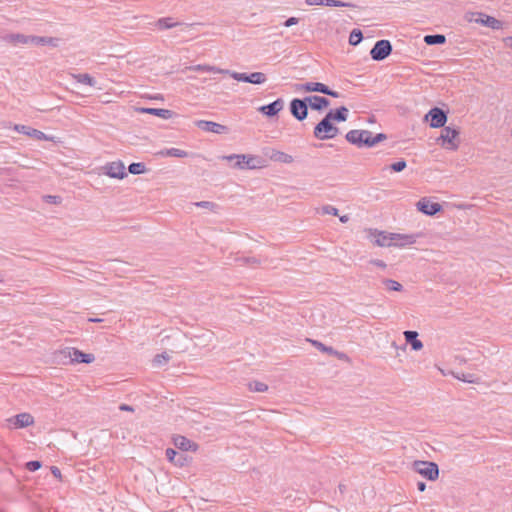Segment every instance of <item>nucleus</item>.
Here are the masks:
<instances>
[{
	"instance_id": "nucleus-1",
	"label": "nucleus",
	"mask_w": 512,
	"mask_h": 512,
	"mask_svg": "<svg viewBox=\"0 0 512 512\" xmlns=\"http://www.w3.org/2000/svg\"><path fill=\"white\" fill-rule=\"evenodd\" d=\"M221 158L227 162L236 160L233 167L237 169H258L264 167L265 162V160L259 156L246 154H231L222 156Z\"/></svg>"
},
{
	"instance_id": "nucleus-2",
	"label": "nucleus",
	"mask_w": 512,
	"mask_h": 512,
	"mask_svg": "<svg viewBox=\"0 0 512 512\" xmlns=\"http://www.w3.org/2000/svg\"><path fill=\"white\" fill-rule=\"evenodd\" d=\"M459 134L460 131L456 128L445 126L443 127L437 142L445 149L457 150L459 147Z\"/></svg>"
},
{
	"instance_id": "nucleus-3",
	"label": "nucleus",
	"mask_w": 512,
	"mask_h": 512,
	"mask_svg": "<svg viewBox=\"0 0 512 512\" xmlns=\"http://www.w3.org/2000/svg\"><path fill=\"white\" fill-rule=\"evenodd\" d=\"M338 133L339 128L326 116L314 127L313 131L314 137L319 140L332 139L336 137Z\"/></svg>"
},
{
	"instance_id": "nucleus-4",
	"label": "nucleus",
	"mask_w": 512,
	"mask_h": 512,
	"mask_svg": "<svg viewBox=\"0 0 512 512\" xmlns=\"http://www.w3.org/2000/svg\"><path fill=\"white\" fill-rule=\"evenodd\" d=\"M345 138L358 148L372 147V132L369 130H350L346 133Z\"/></svg>"
},
{
	"instance_id": "nucleus-5",
	"label": "nucleus",
	"mask_w": 512,
	"mask_h": 512,
	"mask_svg": "<svg viewBox=\"0 0 512 512\" xmlns=\"http://www.w3.org/2000/svg\"><path fill=\"white\" fill-rule=\"evenodd\" d=\"M414 470L421 476L430 481H435L439 476V468L435 462L430 461H414Z\"/></svg>"
},
{
	"instance_id": "nucleus-6",
	"label": "nucleus",
	"mask_w": 512,
	"mask_h": 512,
	"mask_svg": "<svg viewBox=\"0 0 512 512\" xmlns=\"http://www.w3.org/2000/svg\"><path fill=\"white\" fill-rule=\"evenodd\" d=\"M295 88L297 91L304 92H319L333 98H339L340 93L330 89L327 85L320 82H306L303 84H296Z\"/></svg>"
},
{
	"instance_id": "nucleus-7",
	"label": "nucleus",
	"mask_w": 512,
	"mask_h": 512,
	"mask_svg": "<svg viewBox=\"0 0 512 512\" xmlns=\"http://www.w3.org/2000/svg\"><path fill=\"white\" fill-rule=\"evenodd\" d=\"M367 237L373 242L374 245L379 247H391L392 237L394 233H388L386 231H379L377 229H367Z\"/></svg>"
},
{
	"instance_id": "nucleus-8",
	"label": "nucleus",
	"mask_w": 512,
	"mask_h": 512,
	"mask_svg": "<svg viewBox=\"0 0 512 512\" xmlns=\"http://www.w3.org/2000/svg\"><path fill=\"white\" fill-rule=\"evenodd\" d=\"M392 53V44L389 40H378L370 50V56L375 61H382Z\"/></svg>"
},
{
	"instance_id": "nucleus-9",
	"label": "nucleus",
	"mask_w": 512,
	"mask_h": 512,
	"mask_svg": "<svg viewBox=\"0 0 512 512\" xmlns=\"http://www.w3.org/2000/svg\"><path fill=\"white\" fill-rule=\"evenodd\" d=\"M425 120L430 121L432 128H442L445 127V123L447 122V113L439 107H433L425 115Z\"/></svg>"
},
{
	"instance_id": "nucleus-10",
	"label": "nucleus",
	"mask_w": 512,
	"mask_h": 512,
	"mask_svg": "<svg viewBox=\"0 0 512 512\" xmlns=\"http://www.w3.org/2000/svg\"><path fill=\"white\" fill-rule=\"evenodd\" d=\"M230 76L239 81L251 84H262L266 81V76L262 72H253L251 74L247 73H239V72H229Z\"/></svg>"
},
{
	"instance_id": "nucleus-11",
	"label": "nucleus",
	"mask_w": 512,
	"mask_h": 512,
	"mask_svg": "<svg viewBox=\"0 0 512 512\" xmlns=\"http://www.w3.org/2000/svg\"><path fill=\"white\" fill-rule=\"evenodd\" d=\"M290 113L298 121H303L308 116L307 104L300 98H294L290 101Z\"/></svg>"
},
{
	"instance_id": "nucleus-12",
	"label": "nucleus",
	"mask_w": 512,
	"mask_h": 512,
	"mask_svg": "<svg viewBox=\"0 0 512 512\" xmlns=\"http://www.w3.org/2000/svg\"><path fill=\"white\" fill-rule=\"evenodd\" d=\"M195 125L203 131L212 132L216 134H225L228 133L229 131V128L227 126L213 121L197 120L195 122Z\"/></svg>"
},
{
	"instance_id": "nucleus-13",
	"label": "nucleus",
	"mask_w": 512,
	"mask_h": 512,
	"mask_svg": "<svg viewBox=\"0 0 512 512\" xmlns=\"http://www.w3.org/2000/svg\"><path fill=\"white\" fill-rule=\"evenodd\" d=\"M106 175L111 178L123 179L127 176L125 166L122 161L107 163L104 167Z\"/></svg>"
},
{
	"instance_id": "nucleus-14",
	"label": "nucleus",
	"mask_w": 512,
	"mask_h": 512,
	"mask_svg": "<svg viewBox=\"0 0 512 512\" xmlns=\"http://www.w3.org/2000/svg\"><path fill=\"white\" fill-rule=\"evenodd\" d=\"M65 353L68 354L71 362L90 364L95 360V356L91 353H84L76 348H67Z\"/></svg>"
},
{
	"instance_id": "nucleus-15",
	"label": "nucleus",
	"mask_w": 512,
	"mask_h": 512,
	"mask_svg": "<svg viewBox=\"0 0 512 512\" xmlns=\"http://www.w3.org/2000/svg\"><path fill=\"white\" fill-rule=\"evenodd\" d=\"M417 209L425 215L433 216L442 210V206L437 202H431L427 198H422L416 204Z\"/></svg>"
},
{
	"instance_id": "nucleus-16",
	"label": "nucleus",
	"mask_w": 512,
	"mask_h": 512,
	"mask_svg": "<svg viewBox=\"0 0 512 512\" xmlns=\"http://www.w3.org/2000/svg\"><path fill=\"white\" fill-rule=\"evenodd\" d=\"M419 235L417 234H400L394 233V237H392L391 247L404 248L416 243Z\"/></svg>"
},
{
	"instance_id": "nucleus-17",
	"label": "nucleus",
	"mask_w": 512,
	"mask_h": 512,
	"mask_svg": "<svg viewBox=\"0 0 512 512\" xmlns=\"http://www.w3.org/2000/svg\"><path fill=\"white\" fill-rule=\"evenodd\" d=\"M283 107V99L278 98L272 103L261 106L258 110L267 117H274L283 109Z\"/></svg>"
},
{
	"instance_id": "nucleus-18",
	"label": "nucleus",
	"mask_w": 512,
	"mask_h": 512,
	"mask_svg": "<svg viewBox=\"0 0 512 512\" xmlns=\"http://www.w3.org/2000/svg\"><path fill=\"white\" fill-rule=\"evenodd\" d=\"M14 130L17 131L18 133L27 135V136L35 138L37 140H48L49 139L45 133H43L42 131L37 130L35 128H32L30 126L16 124L14 126Z\"/></svg>"
},
{
	"instance_id": "nucleus-19",
	"label": "nucleus",
	"mask_w": 512,
	"mask_h": 512,
	"mask_svg": "<svg viewBox=\"0 0 512 512\" xmlns=\"http://www.w3.org/2000/svg\"><path fill=\"white\" fill-rule=\"evenodd\" d=\"M10 423H13L14 428H25L34 423V418L29 413H20L8 419Z\"/></svg>"
},
{
	"instance_id": "nucleus-20",
	"label": "nucleus",
	"mask_w": 512,
	"mask_h": 512,
	"mask_svg": "<svg viewBox=\"0 0 512 512\" xmlns=\"http://www.w3.org/2000/svg\"><path fill=\"white\" fill-rule=\"evenodd\" d=\"M268 151L265 152V155L268 156L272 161L274 162H280V163H292L293 157L285 152L275 150V149H267Z\"/></svg>"
},
{
	"instance_id": "nucleus-21",
	"label": "nucleus",
	"mask_w": 512,
	"mask_h": 512,
	"mask_svg": "<svg viewBox=\"0 0 512 512\" xmlns=\"http://www.w3.org/2000/svg\"><path fill=\"white\" fill-rule=\"evenodd\" d=\"M174 445L182 451H196L198 445L188 438L178 435L173 438Z\"/></svg>"
},
{
	"instance_id": "nucleus-22",
	"label": "nucleus",
	"mask_w": 512,
	"mask_h": 512,
	"mask_svg": "<svg viewBox=\"0 0 512 512\" xmlns=\"http://www.w3.org/2000/svg\"><path fill=\"white\" fill-rule=\"evenodd\" d=\"M166 458L176 466L183 467L187 462V457L183 453H179L173 448H167L165 451Z\"/></svg>"
},
{
	"instance_id": "nucleus-23",
	"label": "nucleus",
	"mask_w": 512,
	"mask_h": 512,
	"mask_svg": "<svg viewBox=\"0 0 512 512\" xmlns=\"http://www.w3.org/2000/svg\"><path fill=\"white\" fill-rule=\"evenodd\" d=\"M406 344H410L412 350L419 351L423 348V343L418 339V332L413 330L404 331Z\"/></svg>"
},
{
	"instance_id": "nucleus-24",
	"label": "nucleus",
	"mask_w": 512,
	"mask_h": 512,
	"mask_svg": "<svg viewBox=\"0 0 512 512\" xmlns=\"http://www.w3.org/2000/svg\"><path fill=\"white\" fill-rule=\"evenodd\" d=\"M349 110L345 106H340L337 109H331L325 116L332 121L344 122L347 120Z\"/></svg>"
},
{
	"instance_id": "nucleus-25",
	"label": "nucleus",
	"mask_w": 512,
	"mask_h": 512,
	"mask_svg": "<svg viewBox=\"0 0 512 512\" xmlns=\"http://www.w3.org/2000/svg\"><path fill=\"white\" fill-rule=\"evenodd\" d=\"M139 111L141 113L151 114L158 116L163 119H170L174 115V112L169 109H163V108H139Z\"/></svg>"
},
{
	"instance_id": "nucleus-26",
	"label": "nucleus",
	"mask_w": 512,
	"mask_h": 512,
	"mask_svg": "<svg viewBox=\"0 0 512 512\" xmlns=\"http://www.w3.org/2000/svg\"><path fill=\"white\" fill-rule=\"evenodd\" d=\"M476 22L481 23L482 25L492 28L494 30L502 29L503 23L502 21L488 15H482L480 19H477Z\"/></svg>"
},
{
	"instance_id": "nucleus-27",
	"label": "nucleus",
	"mask_w": 512,
	"mask_h": 512,
	"mask_svg": "<svg viewBox=\"0 0 512 512\" xmlns=\"http://www.w3.org/2000/svg\"><path fill=\"white\" fill-rule=\"evenodd\" d=\"M6 42L13 45L17 44H29L30 35H24L20 33H11L3 37Z\"/></svg>"
},
{
	"instance_id": "nucleus-28",
	"label": "nucleus",
	"mask_w": 512,
	"mask_h": 512,
	"mask_svg": "<svg viewBox=\"0 0 512 512\" xmlns=\"http://www.w3.org/2000/svg\"><path fill=\"white\" fill-rule=\"evenodd\" d=\"M312 100L313 102H311V109L315 111H321L330 105L329 99L322 96L313 95Z\"/></svg>"
},
{
	"instance_id": "nucleus-29",
	"label": "nucleus",
	"mask_w": 512,
	"mask_h": 512,
	"mask_svg": "<svg viewBox=\"0 0 512 512\" xmlns=\"http://www.w3.org/2000/svg\"><path fill=\"white\" fill-rule=\"evenodd\" d=\"M310 342H311V343H312V344H313V345H314L318 350H320V351H322V352L328 353V354H330V355H336V356H338L340 359H341L342 357H344V356H345V354L340 353V352H338V351L334 350V348H333V347H330V346H326V345H324V344H323V343H321L320 341H317V340H310Z\"/></svg>"
},
{
	"instance_id": "nucleus-30",
	"label": "nucleus",
	"mask_w": 512,
	"mask_h": 512,
	"mask_svg": "<svg viewBox=\"0 0 512 512\" xmlns=\"http://www.w3.org/2000/svg\"><path fill=\"white\" fill-rule=\"evenodd\" d=\"M424 42L427 45H442L446 42V37L443 34H429L424 36Z\"/></svg>"
},
{
	"instance_id": "nucleus-31",
	"label": "nucleus",
	"mask_w": 512,
	"mask_h": 512,
	"mask_svg": "<svg viewBox=\"0 0 512 512\" xmlns=\"http://www.w3.org/2000/svg\"><path fill=\"white\" fill-rule=\"evenodd\" d=\"M454 376L463 381V382H467V383H475V384H478L480 383V377H478L477 375L475 374H470V373H457V374H454Z\"/></svg>"
},
{
	"instance_id": "nucleus-32",
	"label": "nucleus",
	"mask_w": 512,
	"mask_h": 512,
	"mask_svg": "<svg viewBox=\"0 0 512 512\" xmlns=\"http://www.w3.org/2000/svg\"><path fill=\"white\" fill-rule=\"evenodd\" d=\"M160 154L163 156L177 157V158H184V157L188 156V153L186 151L178 149V148L166 149L165 151H161Z\"/></svg>"
},
{
	"instance_id": "nucleus-33",
	"label": "nucleus",
	"mask_w": 512,
	"mask_h": 512,
	"mask_svg": "<svg viewBox=\"0 0 512 512\" xmlns=\"http://www.w3.org/2000/svg\"><path fill=\"white\" fill-rule=\"evenodd\" d=\"M363 39V34L360 29H353L349 35V44L357 46Z\"/></svg>"
},
{
	"instance_id": "nucleus-34",
	"label": "nucleus",
	"mask_w": 512,
	"mask_h": 512,
	"mask_svg": "<svg viewBox=\"0 0 512 512\" xmlns=\"http://www.w3.org/2000/svg\"><path fill=\"white\" fill-rule=\"evenodd\" d=\"M383 285L389 290V291H396L400 292L403 290L402 284L399 282L392 280V279H383L382 280Z\"/></svg>"
},
{
	"instance_id": "nucleus-35",
	"label": "nucleus",
	"mask_w": 512,
	"mask_h": 512,
	"mask_svg": "<svg viewBox=\"0 0 512 512\" xmlns=\"http://www.w3.org/2000/svg\"><path fill=\"white\" fill-rule=\"evenodd\" d=\"M128 171L133 175H139L146 172V167L145 164L141 162L131 163L128 166Z\"/></svg>"
},
{
	"instance_id": "nucleus-36",
	"label": "nucleus",
	"mask_w": 512,
	"mask_h": 512,
	"mask_svg": "<svg viewBox=\"0 0 512 512\" xmlns=\"http://www.w3.org/2000/svg\"><path fill=\"white\" fill-rule=\"evenodd\" d=\"M76 78L79 83L86 84L92 87L96 85V80L87 73L79 74L76 76Z\"/></svg>"
},
{
	"instance_id": "nucleus-37",
	"label": "nucleus",
	"mask_w": 512,
	"mask_h": 512,
	"mask_svg": "<svg viewBox=\"0 0 512 512\" xmlns=\"http://www.w3.org/2000/svg\"><path fill=\"white\" fill-rule=\"evenodd\" d=\"M179 25L178 22H173L171 18H161L157 22L160 29H170Z\"/></svg>"
},
{
	"instance_id": "nucleus-38",
	"label": "nucleus",
	"mask_w": 512,
	"mask_h": 512,
	"mask_svg": "<svg viewBox=\"0 0 512 512\" xmlns=\"http://www.w3.org/2000/svg\"><path fill=\"white\" fill-rule=\"evenodd\" d=\"M322 5L330 7H355V5L352 3H347L340 0H323Z\"/></svg>"
},
{
	"instance_id": "nucleus-39",
	"label": "nucleus",
	"mask_w": 512,
	"mask_h": 512,
	"mask_svg": "<svg viewBox=\"0 0 512 512\" xmlns=\"http://www.w3.org/2000/svg\"><path fill=\"white\" fill-rule=\"evenodd\" d=\"M170 360V355L167 352H163L161 354H157L154 359L153 363L155 366H161L163 364H166Z\"/></svg>"
},
{
	"instance_id": "nucleus-40",
	"label": "nucleus",
	"mask_w": 512,
	"mask_h": 512,
	"mask_svg": "<svg viewBox=\"0 0 512 512\" xmlns=\"http://www.w3.org/2000/svg\"><path fill=\"white\" fill-rule=\"evenodd\" d=\"M190 69L194 70V71H214V72H218V73H229V71L217 69V68H215L213 66H209V65H196V66L191 67Z\"/></svg>"
},
{
	"instance_id": "nucleus-41",
	"label": "nucleus",
	"mask_w": 512,
	"mask_h": 512,
	"mask_svg": "<svg viewBox=\"0 0 512 512\" xmlns=\"http://www.w3.org/2000/svg\"><path fill=\"white\" fill-rule=\"evenodd\" d=\"M249 389L255 392H265L268 390V386L263 382L253 381L249 383Z\"/></svg>"
},
{
	"instance_id": "nucleus-42",
	"label": "nucleus",
	"mask_w": 512,
	"mask_h": 512,
	"mask_svg": "<svg viewBox=\"0 0 512 512\" xmlns=\"http://www.w3.org/2000/svg\"><path fill=\"white\" fill-rule=\"evenodd\" d=\"M407 167V163L404 159L394 162L390 165V169L394 172H401Z\"/></svg>"
},
{
	"instance_id": "nucleus-43",
	"label": "nucleus",
	"mask_w": 512,
	"mask_h": 512,
	"mask_svg": "<svg viewBox=\"0 0 512 512\" xmlns=\"http://www.w3.org/2000/svg\"><path fill=\"white\" fill-rule=\"evenodd\" d=\"M41 466H42V463L38 460H32L25 464L26 469L30 472L37 471L38 469L41 468Z\"/></svg>"
},
{
	"instance_id": "nucleus-44",
	"label": "nucleus",
	"mask_w": 512,
	"mask_h": 512,
	"mask_svg": "<svg viewBox=\"0 0 512 512\" xmlns=\"http://www.w3.org/2000/svg\"><path fill=\"white\" fill-rule=\"evenodd\" d=\"M196 206L209 209L211 211H215V209L218 207V205L214 202L210 201H200L195 203Z\"/></svg>"
},
{
	"instance_id": "nucleus-45",
	"label": "nucleus",
	"mask_w": 512,
	"mask_h": 512,
	"mask_svg": "<svg viewBox=\"0 0 512 512\" xmlns=\"http://www.w3.org/2000/svg\"><path fill=\"white\" fill-rule=\"evenodd\" d=\"M321 213L338 216V209L332 205H325L321 208Z\"/></svg>"
},
{
	"instance_id": "nucleus-46",
	"label": "nucleus",
	"mask_w": 512,
	"mask_h": 512,
	"mask_svg": "<svg viewBox=\"0 0 512 512\" xmlns=\"http://www.w3.org/2000/svg\"><path fill=\"white\" fill-rule=\"evenodd\" d=\"M44 42H45L44 36L30 35L29 44H33L36 46H44Z\"/></svg>"
},
{
	"instance_id": "nucleus-47",
	"label": "nucleus",
	"mask_w": 512,
	"mask_h": 512,
	"mask_svg": "<svg viewBox=\"0 0 512 512\" xmlns=\"http://www.w3.org/2000/svg\"><path fill=\"white\" fill-rule=\"evenodd\" d=\"M43 198H44L45 202L50 203V204H55V205L60 204L62 201V198L57 195H45Z\"/></svg>"
},
{
	"instance_id": "nucleus-48",
	"label": "nucleus",
	"mask_w": 512,
	"mask_h": 512,
	"mask_svg": "<svg viewBox=\"0 0 512 512\" xmlns=\"http://www.w3.org/2000/svg\"><path fill=\"white\" fill-rule=\"evenodd\" d=\"M386 139H387V135L384 133H378L376 135L372 134V147Z\"/></svg>"
},
{
	"instance_id": "nucleus-49",
	"label": "nucleus",
	"mask_w": 512,
	"mask_h": 512,
	"mask_svg": "<svg viewBox=\"0 0 512 512\" xmlns=\"http://www.w3.org/2000/svg\"><path fill=\"white\" fill-rule=\"evenodd\" d=\"M238 260L243 262L244 264H247V265H258V264H260V260H258L255 257H243V258H240Z\"/></svg>"
},
{
	"instance_id": "nucleus-50",
	"label": "nucleus",
	"mask_w": 512,
	"mask_h": 512,
	"mask_svg": "<svg viewBox=\"0 0 512 512\" xmlns=\"http://www.w3.org/2000/svg\"><path fill=\"white\" fill-rule=\"evenodd\" d=\"M59 39L54 37H45L44 45H49L52 47L58 46Z\"/></svg>"
},
{
	"instance_id": "nucleus-51",
	"label": "nucleus",
	"mask_w": 512,
	"mask_h": 512,
	"mask_svg": "<svg viewBox=\"0 0 512 512\" xmlns=\"http://www.w3.org/2000/svg\"><path fill=\"white\" fill-rule=\"evenodd\" d=\"M299 22V19L296 17H290L284 22L285 27H291L293 25H296Z\"/></svg>"
},
{
	"instance_id": "nucleus-52",
	"label": "nucleus",
	"mask_w": 512,
	"mask_h": 512,
	"mask_svg": "<svg viewBox=\"0 0 512 512\" xmlns=\"http://www.w3.org/2000/svg\"><path fill=\"white\" fill-rule=\"evenodd\" d=\"M370 263L382 269H385L387 267L386 263L379 259H372L370 260Z\"/></svg>"
},
{
	"instance_id": "nucleus-53",
	"label": "nucleus",
	"mask_w": 512,
	"mask_h": 512,
	"mask_svg": "<svg viewBox=\"0 0 512 512\" xmlns=\"http://www.w3.org/2000/svg\"><path fill=\"white\" fill-rule=\"evenodd\" d=\"M50 469H51V473L53 474L54 477L61 479V471L58 467L51 466Z\"/></svg>"
},
{
	"instance_id": "nucleus-54",
	"label": "nucleus",
	"mask_w": 512,
	"mask_h": 512,
	"mask_svg": "<svg viewBox=\"0 0 512 512\" xmlns=\"http://www.w3.org/2000/svg\"><path fill=\"white\" fill-rule=\"evenodd\" d=\"M305 3L309 6L322 5L323 0H305Z\"/></svg>"
},
{
	"instance_id": "nucleus-55",
	"label": "nucleus",
	"mask_w": 512,
	"mask_h": 512,
	"mask_svg": "<svg viewBox=\"0 0 512 512\" xmlns=\"http://www.w3.org/2000/svg\"><path fill=\"white\" fill-rule=\"evenodd\" d=\"M506 47L512 48V36H507L503 39Z\"/></svg>"
},
{
	"instance_id": "nucleus-56",
	"label": "nucleus",
	"mask_w": 512,
	"mask_h": 512,
	"mask_svg": "<svg viewBox=\"0 0 512 512\" xmlns=\"http://www.w3.org/2000/svg\"><path fill=\"white\" fill-rule=\"evenodd\" d=\"M119 409H120L121 411H131V412H132V411H134L133 407H132V406H130V405H127V404H121V405L119 406Z\"/></svg>"
},
{
	"instance_id": "nucleus-57",
	"label": "nucleus",
	"mask_w": 512,
	"mask_h": 512,
	"mask_svg": "<svg viewBox=\"0 0 512 512\" xmlns=\"http://www.w3.org/2000/svg\"><path fill=\"white\" fill-rule=\"evenodd\" d=\"M313 96H307L303 99H301V101H304L306 104H307V108L310 107L311 108V102H313Z\"/></svg>"
},
{
	"instance_id": "nucleus-58",
	"label": "nucleus",
	"mask_w": 512,
	"mask_h": 512,
	"mask_svg": "<svg viewBox=\"0 0 512 512\" xmlns=\"http://www.w3.org/2000/svg\"><path fill=\"white\" fill-rule=\"evenodd\" d=\"M417 489H418L420 492L425 491V489H426V484H425L424 482L419 481V482L417 483Z\"/></svg>"
},
{
	"instance_id": "nucleus-59",
	"label": "nucleus",
	"mask_w": 512,
	"mask_h": 512,
	"mask_svg": "<svg viewBox=\"0 0 512 512\" xmlns=\"http://www.w3.org/2000/svg\"><path fill=\"white\" fill-rule=\"evenodd\" d=\"M339 220L342 222V223H346L349 221V216L348 215H342V216H339Z\"/></svg>"
},
{
	"instance_id": "nucleus-60",
	"label": "nucleus",
	"mask_w": 512,
	"mask_h": 512,
	"mask_svg": "<svg viewBox=\"0 0 512 512\" xmlns=\"http://www.w3.org/2000/svg\"><path fill=\"white\" fill-rule=\"evenodd\" d=\"M89 322H94V323H100L102 322L103 320L100 319V318H89L88 319Z\"/></svg>"
},
{
	"instance_id": "nucleus-61",
	"label": "nucleus",
	"mask_w": 512,
	"mask_h": 512,
	"mask_svg": "<svg viewBox=\"0 0 512 512\" xmlns=\"http://www.w3.org/2000/svg\"><path fill=\"white\" fill-rule=\"evenodd\" d=\"M3 282L2 275L0 274V283Z\"/></svg>"
}]
</instances>
